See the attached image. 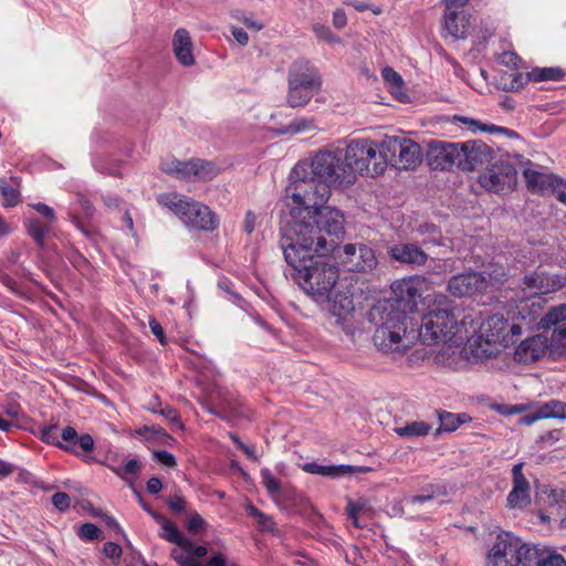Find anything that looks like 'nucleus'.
I'll return each mask as SVG.
<instances>
[{
  "mask_svg": "<svg viewBox=\"0 0 566 566\" xmlns=\"http://www.w3.org/2000/svg\"><path fill=\"white\" fill-rule=\"evenodd\" d=\"M290 219L282 227L281 249L296 273L335 250L334 237L344 232L343 214L332 207L314 210L293 202Z\"/></svg>",
  "mask_w": 566,
  "mask_h": 566,
  "instance_id": "obj_1",
  "label": "nucleus"
},
{
  "mask_svg": "<svg viewBox=\"0 0 566 566\" xmlns=\"http://www.w3.org/2000/svg\"><path fill=\"white\" fill-rule=\"evenodd\" d=\"M291 177L293 181L285 189L286 199L314 210L326 207L332 189L354 185L343 150L333 147L319 149L310 159L296 164Z\"/></svg>",
  "mask_w": 566,
  "mask_h": 566,
  "instance_id": "obj_2",
  "label": "nucleus"
},
{
  "mask_svg": "<svg viewBox=\"0 0 566 566\" xmlns=\"http://www.w3.org/2000/svg\"><path fill=\"white\" fill-rule=\"evenodd\" d=\"M539 314L538 301L534 300L517 302L511 321L499 314L489 316L481 323L476 338L469 342L472 355L479 360L495 357L502 348L514 344L523 332L534 329Z\"/></svg>",
  "mask_w": 566,
  "mask_h": 566,
  "instance_id": "obj_3",
  "label": "nucleus"
},
{
  "mask_svg": "<svg viewBox=\"0 0 566 566\" xmlns=\"http://www.w3.org/2000/svg\"><path fill=\"white\" fill-rule=\"evenodd\" d=\"M368 321L376 326L373 342L376 348L394 359L402 357L412 348L416 331L407 327L406 314L390 302H380L367 313Z\"/></svg>",
  "mask_w": 566,
  "mask_h": 566,
  "instance_id": "obj_4",
  "label": "nucleus"
},
{
  "mask_svg": "<svg viewBox=\"0 0 566 566\" xmlns=\"http://www.w3.org/2000/svg\"><path fill=\"white\" fill-rule=\"evenodd\" d=\"M468 317L460 305L446 295H437L422 315L416 335L422 344L450 343L462 337Z\"/></svg>",
  "mask_w": 566,
  "mask_h": 566,
  "instance_id": "obj_5",
  "label": "nucleus"
},
{
  "mask_svg": "<svg viewBox=\"0 0 566 566\" xmlns=\"http://www.w3.org/2000/svg\"><path fill=\"white\" fill-rule=\"evenodd\" d=\"M343 156L353 172L354 182L357 174L375 177L382 175L387 169L382 140L379 145L367 138L350 140L343 151Z\"/></svg>",
  "mask_w": 566,
  "mask_h": 566,
  "instance_id": "obj_6",
  "label": "nucleus"
},
{
  "mask_svg": "<svg viewBox=\"0 0 566 566\" xmlns=\"http://www.w3.org/2000/svg\"><path fill=\"white\" fill-rule=\"evenodd\" d=\"M157 201L191 229L212 231L218 224L216 214L207 206L180 193H161Z\"/></svg>",
  "mask_w": 566,
  "mask_h": 566,
  "instance_id": "obj_7",
  "label": "nucleus"
},
{
  "mask_svg": "<svg viewBox=\"0 0 566 566\" xmlns=\"http://www.w3.org/2000/svg\"><path fill=\"white\" fill-rule=\"evenodd\" d=\"M338 277V269L323 258L296 273L295 280L307 295L317 303H325L329 301Z\"/></svg>",
  "mask_w": 566,
  "mask_h": 566,
  "instance_id": "obj_8",
  "label": "nucleus"
},
{
  "mask_svg": "<svg viewBox=\"0 0 566 566\" xmlns=\"http://www.w3.org/2000/svg\"><path fill=\"white\" fill-rule=\"evenodd\" d=\"M321 84V77L307 62H294L289 70L287 104L291 107L305 106L319 91Z\"/></svg>",
  "mask_w": 566,
  "mask_h": 566,
  "instance_id": "obj_9",
  "label": "nucleus"
},
{
  "mask_svg": "<svg viewBox=\"0 0 566 566\" xmlns=\"http://www.w3.org/2000/svg\"><path fill=\"white\" fill-rule=\"evenodd\" d=\"M384 157L399 169H415L422 161V150L418 143L406 135H386L382 138Z\"/></svg>",
  "mask_w": 566,
  "mask_h": 566,
  "instance_id": "obj_10",
  "label": "nucleus"
},
{
  "mask_svg": "<svg viewBox=\"0 0 566 566\" xmlns=\"http://www.w3.org/2000/svg\"><path fill=\"white\" fill-rule=\"evenodd\" d=\"M566 285V276L560 274L551 273L544 270H535L524 275L521 281V291L524 296L520 297L517 302L531 303L534 300L538 301L541 313L545 303L542 295L558 292Z\"/></svg>",
  "mask_w": 566,
  "mask_h": 566,
  "instance_id": "obj_11",
  "label": "nucleus"
},
{
  "mask_svg": "<svg viewBox=\"0 0 566 566\" xmlns=\"http://www.w3.org/2000/svg\"><path fill=\"white\" fill-rule=\"evenodd\" d=\"M336 258L340 264L350 272L371 271L377 265V258L374 250L365 244L348 243L344 247H335Z\"/></svg>",
  "mask_w": 566,
  "mask_h": 566,
  "instance_id": "obj_12",
  "label": "nucleus"
},
{
  "mask_svg": "<svg viewBox=\"0 0 566 566\" xmlns=\"http://www.w3.org/2000/svg\"><path fill=\"white\" fill-rule=\"evenodd\" d=\"M479 181L484 189L495 193L511 191L517 181L516 170L510 163L497 161L480 176Z\"/></svg>",
  "mask_w": 566,
  "mask_h": 566,
  "instance_id": "obj_13",
  "label": "nucleus"
},
{
  "mask_svg": "<svg viewBox=\"0 0 566 566\" xmlns=\"http://www.w3.org/2000/svg\"><path fill=\"white\" fill-rule=\"evenodd\" d=\"M518 537L510 532H501L486 556L488 566H516Z\"/></svg>",
  "mask_w": 566,
  "mask_h": 566,
  "instance_id": "obj_14",
  "label": "nucleus"
},
{
  "mask_svg": "<svg viewBox=\"0 0 566 566\" xmlns=\"http://www.w3.org/2000/svg\"><path fill=\"white\" fill-rule=\"evenodd\" d=\"M460 151H462L460 143L431 142L427 155L429 165L436 170L459 168Z\"/></svg>",
  "mask_w": 566,
  "mask_h": 566,
  "instance_id": "obj_15",
  "label": "nucleus"
},
{
  "mask_svg": "<svg viewBox=\"0 0 566 566\" xmlns=\"http://www.w3.org/2000/svg\"><path fill=\"white\" fill-rule=\"evenodd\" d=\"M462 151H460L459 169L463 171H472L492 159V149L481 140H469L460 143Z\"/></svg>",
  "mask_w": 566,
  "mask_h": 566,
  "instance_id": "obj_16",
  "label": "nucleus"
},
{
  "mask_svg": "<svg viewBox=\"0 0 566 566\" xmlns=\"http://www.w3.org/2000/svg\"><path fill=\"white\" fill-rule=\"evenodd\" d=\"M447 289L455 297L472 296L484 292L488 289V281L485 275L479 272L461 273L449 280Z\"/></svg>",
  "mask_w": 566,
  "mask_h": 566,
  "instance_id": "obj_17",
  "label": "nucleus"
},
{
  "mask_svg": "<svg viewBox=\"0 0 566 566\" xmlns=\"http://www.w3.org/2000/svg\"><path fill=\"white\" fill-rule=\"evenodd\" d=\"M427 289V279L424 276L415 275L394 284L396 295L407 303L412 312L416 310L418 300Z\"/></svg>",
  "mask_w": 566,
  "mask_h": 566,
  "instance_id": "obj_18",
  "label": "nucleus"
},
{
  "mask_svg": "<svg viewBox=\"0 0 566 566\" xmlns=\"http://www.w3.org/2000/svg\"><path fill=\"white\" fill-rule=\"evenodd\" d=\"M549 345L544 335H535L523 340L515 349L514 358L518 363L531 364L544 357Z\"/></svg>",
  "mask_w": 566,
  "mask_h": 566,
  "instance_id": "obj_19",
  "label": "nucleus"
},
{
  "mask_svg": "<svg viewBox=\"0 0 566 566\" xmlns=\"http://www.w3.org/2000/svg\"><path fill=\"white\" fill-rule=\"evenodd\" d=\"M522 469L523 463H517L512 469L513 489L507 495V505L511 509L525 507L531 503L530 484Z\"/></svg>",
  "mask_w": 566,
  "mask_h": 566,
  "instance_id": "obj_20",
  "label": "nucleus"
},
{
  "mask_svg": "<svg viewBox=\"0 0 566 566\" xmlns=\"http://www.w3.org/2000/svg\"><path fill=\"white\" fill-rule=\"evenodd\" d=\"M388 254L392 260L411 266H421L428 261V254L413 243H397Z\"/></svg>",
  "mask_w": 566,
  "mask_h": 566,
  "instance_id": "obj_21",
  "label": "nucleus"
},
{
  "mask_svg": "<svg viewBox=\"0 0 566 566\" xmlns=\"http://www.w3.org/2000/svg\"><path fill=\"white\" fill-rule=\"evenodd\" d=\"M523 175L527 188L533 192L552 193L557 177L537 169L533 164H528L523 169Z\"/></svg>",
  "mask_w": 566,
  "mask_h": 566,
  "instance_id": "obj_22",
  "label": "nucleus"
},
{
  "mask_svg": "<svg viewBox=\"0 0 566 566\" xmlns=\"http://www.w3.org/2000/svg\"><path fill=\"white\" fill-rule=\"evenodd\" d=\"M192 50L193 43L188 30L184 28L177 29L172 36V51L181 65L191 66L195 64Z\"/></svg>",
  "mask_w": 566,
  "mask_h": 566,
  "instance_id": "obj_23",
  "label": "nucleus"
},
{
  "mask_svg": "<svg viewBox=\"0 0 566 566\" xmlns=\"http://www.w3.org/2000/svg\"><path fill=\"white\" fill-rule=\"evenodd\" d=\"M302 469L306 473L322 475V476H328V478H340V476L349 475L353 473L370 471V468H364V467L357 468V467L345 465V464L321 465L315 462L305 463Z\"/></svg>",
  "mask_w": 566,
  "mask_h": 566,
  "instance_id": "obj_24",
  "label": "nucleus"
},
{
  "mask_svg": "<svg viewBox=\"0 0 566 566\" xmlns=\"http://www.w3.org/2000/svg\"><path fill=\"white\" fill-rule=\"evenodd\" d=\"M151 516L161 525L163 532L160 533V536L163 538L182 547L187 552H190L193 548V543L186 538L174 523L156 512H151Z\"/></svg>",
  "mask_w": 566,
  "mask_h": 566,
  "instance_id": "obj_25",
  "label": "nucleus"
},
{
  "mask_svg": "<svg viewBox=\"0 0 566 566\" xmlns=\"http://www.w3.org/2000/svg\"><path fill=\"white\" fill-rule=\"evenodd\" d=\"M544 552L535 545L522 543L518 538L516 566H538Z\"/></svg>",
  "mask_w": 566,
  "mask_h": 566,
  "instance_id": "obj_26",
  "label": "nucleus"
},
{
  "mask_svg": "<svg viewBox=\"0 0 566 566\" xmlns=\"http://www.w3.org/2000/svg\"><path fill=\"white\" fill-rule=\"evenodd\" d=\"M444 29L454 39L465 38L468 31L465 17L457 11L448 10L444 15Z\"/></svg>",
  "mask_w": 566,
  "mask_h": 566,
  "instance_id": "obj_27",
  "label": "nucleus"
},
{
  "mask_svg": "<svg viewBox=\"0 0 566 566\" xmlns=\"http://www.w3.org/2000/svg\"><path fill=\"white\" fill-rule=\"evenodd\" d=\"M560 322H566V304L553 306L543 316L541 313L534 324V328L537 327L548 329Z\"/></svg>",
  "mask_w": 566,
  "mask_h": 566,
  "instance_id": "obj_28",
  "label": "nucleus"
},
{
  "mask_svg": "<svg viewBox=\"0 0 566 566\" xmlns=\"http://www.w3.org/2000/svg\"><path fill=\"white\" fill-rule=\"evenodd\" d=\"M381 74L391 94L395 95L398 101H405L407 94L403 92L402 77L389 66L385 67Z\"/></svg>",
  "mask_w": 566,
  "mask_h": 566,
  "instance_id": "obj_29",
  "label": "nucleus"
},
{
  "mask_svg": "<svg viewBox=\"0 0 566 566\" xmlns=\"http://www.w3.org/2000/svg\"><path fill=\"white\" fill-rule=\"evenodd\" d=\"M565 76L564 70L560 67H535L526 74L528 81H560Z\"/></svg>",
  "mask_w": 566,
  "mask_h": 566,
  "instance_id": "obj_30",
  "label": "nucleus"
},
{
  "mask_svg": "<svg viewBox=\"0 0 566 566\" xmlns=\"http://www.w3.org/2000/svg\"><path fill=\"white\" fill-rule=\"evenodd\" d=\"M542 419H566V402L552 399L538 407Z\"/></svg>",
  "mask_w": 566,
  "mask_h": 566,
  "instance_id": "obj_31",
  "label": "nucleus"
},
{
  "mask_svg": "<svg viewBox=\"0 0 566 566\" xmlns=\"http://www.w3.org/2000/svg\"><path fill=\"white\" fill-rule=\"evenodd\" d=\"M547 502L549 507V515L563 516L566 510V491L562 489H554L547 495Z\"/></svg>",
  "mask_w": 566,
  "mask_h": 566,
  "instance_id": "obj_32",
  "label": "nucleus"
},
{
  "mask_svg": "<svg viewBox=\"0 0 566 566\" xmlns=\"http://www.w3.org/2000/svg\"><path fill=\"white\" fill-rule=\"evenodd\" d=\"M329 311L338 317H343L354 311L353 300L346 295L337 294L333 300L326 301Z\"/></svg>",
  "mask_w": 566,
  "mask_h": 566,
  "instance_id": "obj_33",
  "label": "nucleus"
},
{
  "mask_svg": "<svg viewBox=\"0 0 566 566\" xmlns=\"http://www.w3.org/2000/svg\"><path fill=\"white\" fill-rule=\"evenodd\" d=\"M192 177L199 180H210L219 172L214 164L201 159H192Z\"/></svg>",
  "mask_w": 566,
  "mask_h": 566,
  "instance_id": "obj_34",
  "label": "nucleus"
},
{
  "mask_svg": "<svg viewBox=\"0 0 566 566\" xmlns=\"http://www.w3.org/2000/svg\"><path fill=\"white\" fill-rule=\"evenodd\" d=\"M262 484L265 488L269 495L274 500L279 501L282 499L283 491L280 481L274 478L269 469L261 470Z\"/></svg>",
  "mask_w": 566,
  "mask_h": 566,
  "instance_id": "obj_35",
  "label": "nucleus"
},
{
  "mask_svg": "<svg viewBox=\"0 0 566 566\" xmlns=\"http://www.w3.org/2000/svg\"><path fill=\"white\" fill-rule=\"evenodd\" d=\"M431 427L424 421H413L403 427L396 428V432L400 437L413 438L427 436Z\"/></svg>",
  "mask_w": 566,
  "mask_h": 566,
  "instance_id": "obj_36",
  "label": "nucleus"
},
{
  "mask_svg": "<svg viewBox=\"0 0 566 566\" xmlns=\"http://www.w3.org/2000/svg\"><path fill=\"white\" fill-rule=\"evenodd\" d=\"M497 86L504 91H518L524 86L523 75L517 72H505L496 81Z\"/></svg>",
  "mask_w": 566,
  "mask_h": 566,
  "instance_id": "obj_37",
  "label": "nucleus"
},
{
  "mask_svg": "<svg viewBox=\"0 0 566 566\" xmlns=\"http://www.w3.org/2000/svg\"><path fill=\"white\" fill-rule=\"evenodd\" d=\"M51 223H43L38 219H29L27 222V229L29 234L35 240V242L40 245L44 243V238L46 232L50 229Z\"/></svg>",
  "mask_w": 566,
  "mask_h": 566,
  "instance_id": "obj_38",
  "label": "nucleus"
},
{
  "mask_svg": "<svg viewBox=\"0 0 566 566\" xmlns=\"http://www.w3.org/2000/svg\"><path fill=\"white\" fill-rule=\"evenodd\" d=\"M0 192L3 197L4 207H14L21 202L19 190L8 185L3 178H0Z\"/></svg>",
  "mask_w": 566,
  "mask_h": 566,
  "instance_id": "obj_39",
  "label": "nucleus"
},
{
  "mask_svg": "<svg viewBox=\"0 0 566 566\" xmlns=\"http://www.w3.org/2000/svg\"><path fill=\"white\" fill-rule=\"evenodd\" d=\"M479 273L485 275L488 287L505 281L509 275L506 269L500 264H490L483 272Z\"/></svg>",
  "mask_w": 566,
  "mask_h": 566,
  "instance_id": "obj_40",
  "label": "nucleus"
},
{
  "mask_svg": "<svg viewBox=\"0 0 566 566\" xmlns=\"http://www.w3.org/2000/svg\"><path fill=\"white\" fill-rule=\"evenodd\" d=\"M367 507V502L366 500H359L357 502L348 499L347 500V504H346V514L348 516V518L352 520L353 524L355 525V527L359 528L360 527V524H359V515L360 513H363Z\"/></svg>",
  "mask_w": 566,
  "mask_h": 566,
  "instance_id": "obj_41",
  "label": "nucleus"
},
{
  "mask_svg": "<svg viewBox=\"0 0 566 566\" xmlns=\"http://www.w3.org/2000/svg\"><path fill=\"white\" fill-rule=\"evenodd\" d=\"M551 347L559 355H566V324L554 329L551 338Z\"/></svg>",
  "mask_w": 566,
  "mask_h": 566,
  "instance_id": "obj_42",
  "label": "nucleus"
},
{
  "mask_svg": "<svg viewBox=\"0 0 566 566\" xmlns=\"http://www.w3.org/2000/svg\"><path fill=\"white\" fill-rule=\"evenodd\" d=\"M315 128H316V125H315L314 119L301 117V118H295L294 120H292L289 124L286 130L290 133H293V134H297L301 132L313 130Z\"/></svg>",
  "mask_w": 566,
  "mask_h": 566,
  "instance_id": "obj_43",
  "label": "nucleus"
},
{
  "mask_svg": "<svg viewBox=\"0 0 566 566\" xmlns=\"http://www.w3.org/2000/svg\"><path fill=\"white\" fill-rule=\"evenodd\" d=\"M426 493L420 495L410 496L407 502L411 505L415 504H421L428 501L433 500L436 496L442 495L444 492L439 489L430 485L428 489L424 490Z\"/></svg>",
  "mask_w": 566,
  "mask_h": 566,
  "instance_id": "obj_44",
  "label": "nucleus"
},
{
  "mask_svg": "<svg viewBox=\"0 0 566 566\" xmlns=\"http://www.w3.org/2000/svg\"><path fill=\"white\" fill-rule=\"evenodd\" d=\"M171 557L180 566H201L193 557L190 556V553H187V551L180 546L171 551Z\"/></svg>",
  "mask_w": 566,
  "mask_h": 566,
  "instance_id": "obj_45",
  "label": "nucleus"
},
{
  "mask_svg": "<svg viewBox=\"0 0 566 566\" xmlns=\"http://www.w3.org/2000/svg\"><path fill=\"white\" fill-rule=\"evenodd\" d=\"M460 426V416L444 412L440 416V428L443 431H454Z\"/></svg>",
  "mask_w": 566,
  "mask_h": 566,
  "instance_id": "obj_46",
  "label": "nucleus"
},
{
  "mask_svg": "<svg viewBox=\"0 0 566 566\" xmlns=\"http://www.w3.org/2000/svg\"><path fill=\"white\" fill-rule=\"evenodd\" d=\"M461 120L473 133H475L478 130H480V132H489V133H495V132L504 130V128H502V127H499V126H495V125L488 126V125L481 124L480 122L474 120L472 118H461Z\"/></svg>",
  "mask_w": 566,
  "mask_h": 566,
  "instance_id": "obj_47",
  "label": "nucleus"
},
{
  "mask_svg": "<svg viewBox=\"0 0 566 566\" xmlns=\"http://www.w3.org/2000/svg\"><path fill=\"white\" fill-rule=\"evenodd\" d=\"M232 17L235 18L241 23H243L250 30L261 31L264 28L263 23L254 20L252 14L247 15L240 11H237L235 13L232 14Z\"/></svg>",
  "mask_w": 566,
  "mask_h": 566,
  "instance_id": "obj_48",
  "label": "nucleus"
},
{
  "mask_svg": "<svg viewBox=\"0 0 566 566\" xmlns=\"http://www.w3.org/2000/svg\"><path fill=\"white\" fill-rule=\"evenodd\" d=\"M78 535L82 538L94 541L102 538V531L92 523H85L81 526Z\"/></svg>",
  "mask_w": 566,
  "mask_h": 566,
  "instance_id": "obj_49",
  "label": "nucleus"
},
{
  "mask_svg": "<svg viewBox=\"0 0 566 566\" xmlns=\"http://www.w3.org/2000/svg\"><path fill=\"white\" fill-rule=\"evenodd\" d=\"M538 566H566V560L559 554L545 551Z\"/></svg>",
  "mask_w": 566,
  "mask_h": 566,
  "instance_id": "obj_50",
  "label": "nucleus"
},
{
  "mask_svg": "<svg viewBox=\"0 0 566 566\" xmlns=\"http://www.w3.org/2000/svg\"><path fill=\"white\" fill-rule=\"evenodd\" d=\"M139 463L135 459L126 461L123 469L111 467V470L119 478L125 479L126 474H135L139 471Z\"/></svg>",
  "mask_w": 566,
  "mask_h": 566,
  "instance_id": "obj_51",
  "label": "nucleus"
},
{
  "mask_svg": "<svg viewBox=\"0 0 566 566\" xmlns=\"http://www.w3.org/2000/svg\"><path fill=\"white\" fill-rule=\"evenodd\" d=\"M313 31L317 38L328 42V43H337L339 42V38L333 34L329 29L322 24H316L313 27Z\"/></svg>",
  "mask_w": 566,
  "mask_h": 566,
  "instance_id": "obj_52",
  "label": "nucleus"
},
{
  "mask_svg": "<svg viewBox=\"0 0 566 566\" xmlns=\"http://www.w3.org/2000/svg\"><path fill=\"white\" fill-rule=\"evenodd\" d=\"M192 159L189 161H180L175 170L174 177L178 179H190L192 178Z\"/></svg>",
  "mask_w": 566,
  "mask_h": 566,
  "instance_id": "obj_53",
  "label": "nucleus"
},
{
  "mask_svg": "<svg viewBox=\"0 0 566 566\" xmlns=\"http://www.w3.org/2000/svg\"><path fill=\"white\" fill-rule=\"evenodd\" d=\"M158 413L165 417L169 422L177 426L179 429H182V423L180 421V417L178 412L171 407L167 406L165 408L159 409Z\"/></svg>",
  "mask_w": 566,
  "mask_h": 566,
  "instance_id": "obj_54",
  "label": "nucleus"
},
{
  "mask_svg": "<svg viewBox=\"0 0 566 566\" xmlns=\"http://www.w3.org/2000/svg\"><path fill=\"white\" fill-rule=\"evenodd\" d=\"M552 195L566 206V180L557 178Z\"/></svg>",
  "mask_w": 566,
  "mask_h": 566,
  "instance_id": "obj_55",
  "label": "nucleus"
},
{
  "mask_svg": "<svg viewBox=\"0 0 566 566\" xmlns=\"http://www.w3.org/2000/svg\"><path fill=\"white\" fill-rule=\"evenodd\" d=\"M71 499L66 493L57 492L52 496V504L59 511H66L70 507Z\"/></svg>",
  "mask_w": 566,
  "mask_h": 566,
  "instance_id": "obj_56",
  "label": "nucleus"
},
{
  "mask_svg": "<svg viewBox=\"0 0 566 566\" xmlns=\"http://www.w3.org/2000/svg\"><path fill=\"white\" fill-rule=\"evenodd\" d=\"M42 439L45 442L62 447L61 442L59 441V433H57L56 426H51V427L44 428L42 430Z\"/></svg>",
  "mask_w": 566,
  "mask_h": 566,
  "instance_id": "obj_57",
  "label": "nucleus"
},
{
  "mask_svg": "<svg viewBox=\"0 0 566 566\" xmlns=\"http://www.w3.org/2000/svg\"><path fill=\"white\" fill-rule=\"evenodd\" d=\"M154 458L161 464L166 465V467H175L176 465V460H175V457L169 453L168 451H155L154 452Z\"/></svg>",
  "mask_w": 566,
  "mask_h": 566,
  "instance_id": "obj_58",
  "label": "nucleus"
},
{
  "mask_svg": "<svg viewBox=\"0 0 566 566\" xmlns=\"http://www.w3.org/2000/svg\"><path fill=\"white\" fill-rule=\"evenodd\" d=\"M33 209H35L38 212H40L42 216H44L48 219L49 223H53L55 220V213L53 209L45 203L39 202L30 205Z\"/></svg>",
  "mask_w": 566,
  "mask_h": 566,
  "instance_id": "obj_59",
  "label": "nucleus"
},
{
  "mask_svg": "<svg viewBox=\"0 0 566 566\" xmlns=\"http://www.w3.org/2000/svg\"><path fill=\"white\" fill-rule=\"evenodd\" d=\"M103 552L111 559H119L122 547L113 542H107L104 544Z\"/></svg>",
  "mask_w": 566,
  "mask_h": 566,
  "instance_id": "obj_60",
  "label": "nucleus"
},
{
  "mask_svg": "<svg viewBox=\"0 0 566 566\" xmlns=\"http://www.w3.org/2000/svg\"><path fill=\"white\" fill-rule=\"evenodd\" d=\"M149 327H150L151 333L158 338L160 344L165 345L166 336H165L164 328L160 325V323L156 318L150 317L149 318Z\"/></svg>",
  "mask_w": 566,
  "mask_h": 566,
  "instance_id": "obj_61",
  "label": "nucleus"
},
{
  "mask_svg": "<svg viewBox=\"0 0 566 566\" xmlns=\"http://www.w3.org/2000/svg\"><path fill=\"white\" fill-rule=\"evenodd\" d=\"M168 505L171 511H174L176 513H181L186 510L187 502L184 497H181L179 495H174V496L169 497Z\"/></svg>",
  "mask_w": 566,
  "mask_h": 566,
  "instance_id": "obj_62",
  "label": "nucleus"
},
{
  "mask_svg": "<svg viewBox=\"0 0 566 566\" xmlns=\"http://www.w3.org/2000/svg\"><path fill=\"white\" fill-rule=\"evenodd\" d=\"M258 526L261 531L264 532H273L275 523L273 518L264 513L260 516V518L256 520Z\"/></svg>",
  "mask_w": 566,
  "mask_h": 566,
  "instance_id": "obj_63",
  "label": "nucleus"
},
{
  "mask_svg": "<svg viewBox=\"0 0 566 566\" xmlns=\"http://www.w3.org/2000/svg\"><path fill=\"white\" fill-rule=\"evenodd\" d=\"M180 160L176 158H167L161 160L160 169L168 175L174 176L176 168L178 167Z\"/></svg>",
  "mask_w": 566,
  "mask_h": 566,
  "instance_id": "obj_64",
  "label": "nucleus"
}]
</instances>
